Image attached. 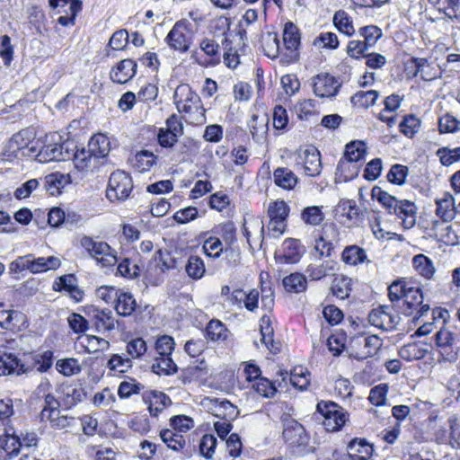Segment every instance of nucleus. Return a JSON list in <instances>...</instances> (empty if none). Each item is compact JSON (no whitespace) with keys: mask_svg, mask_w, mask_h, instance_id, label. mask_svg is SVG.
Masks as SVG:
<instances>
[{"mask_svg":"<svg viewBox=\"0 0 460 460\" xmlns=\"http://www.w3.org/2000/svg\"><path fill=\"white\" fill-rule=\"evenodd\" d=\"M372 452V446L365 438H353L348 445L350 460H368Z\"/></svg>","mask_w":460,"mask_h":460,"instance_id":"b1692460","label":"nucleus"},{"mask_svg":"<svg viewBox=\"0 0 460 460\" xmlns=\"http://www.w3.org/2000/svg\"><path fill=\"white\" fill-rule=\"evenodd\" d=\"M378 95L375 90L358 91L351 96L350 102L353 106L367 109L376 103Z\"/></svg>","mask_w":460,"mask_h":460,"instance_id":"58836bf2","label":"nucleus"},{"mask_svg":"<svg viewBox=\"0 0 460 460\" xmlns=\"http://www.w3.org/2000/svg\"><path fill=\"white\" fill-rule=\"evenodd\" d=\"M436 155L444 166H449L460 160V147H441L438 149Z\"/></svg>","mask_w":460,"mask_h":460,"instance_id":"680f3d73","label":"nucleus"},{"mask_svg":"<svg viewBox=\"0 0 460 460\" xmlns=\"http://www.w3.org/2000/svg\"><path fill=\"white\" fill-rule=\"evenodd\" d=\"M53 289L58 292L66 291L75 302L83 299L84 292L78 288L76 278L73 274L58 277L53 283Z\"/></svg>","mask_w":460,"mask_h":460,"instance_id":"f3484780","label":"nucleus"},{"mask_svg":"<svg viewBox=\"0 0 460 460\" xmlns=\"http://www.w3.org/2000/svg\"><path fill=\"white\" fill-rule=\"evenodd\" d=\"M412 266L416 272L426 279H431L436 270L433 261L422 253L413 256Z\"/></svg>","mask_w":460,"mask_h":460,"instance_id":"473e14b6","label":"nucleus"},{"mask_svg":"<svg viewBox=\"0 0 460 460\" xmlns=\"http://www.w3.org/2000/svg\"><path fill=\"white\" fill-rule=\"evenodd\" d=\"M213 232L220 235L228 246L235 241L236 228L231 221L218 225L214 228Z\"/></svg>","mask_w":460,"mask_h":460,"instance_id":"bf43d9fd","label":"nucleus"},{"mask_svg":"<svg viewBox=\"0 0 460 460\" xmlns=\"http://www.w3.org/2000/svg\"><path fill=\"white\" fill-rule=\"evenodd\" d=\"M436 214L445 222L452 221L457 213V205L455 204L454 197L445 192L441 199L436 200Z\"/></svg>","mask_w":460,"mask_h":460,"instance_id":"4be33fe9","label":"nucleus"},{"mask_svg":"<svg viewBox=\"0 0 460 460\" xmlns=\"http://www.w3.org/2000/svg\"><path fill=\"white\" fill-rule=\"evenodd\" d=\"M401 312L407 316L419 318L429 310V305L423 304V294L419 287L411 286L402 298Z\"/></svg>","mask_w":460,"mask_h":460,"instance_id":"9d476101","label":"nucleus"},{"mask_svg":"<svg viewBox=\"0 0 460 460\" xmlns=\"http://www.w3.org/2000/svg\"><path fill=\"white\" fill-rule=\"evenodd\" d=\"M371 194L389 214H394L402 219L405 229H411L415 226L417 207L413 202L407 199H398L378 186L372 189Z\"/></svg>","mask_w":460,"mask_h":460,"instance_id":"f257e3e1","label":"nucleus"},{"mask_svg":"<svg viewBox=\"0 0 460 460\" xmlns=\"http://www.w3.org/2000/svg\"><path fill=\"white\" fill-rule=\"evenodd\" d=\"M133 190V181L130 175L120 170L113 172L109 179L107 198L113 200H126Z\"/></svg>","mask_w":460,"mask_h":460,"instance_id":"1a4fd4ad","label":"nucleus"},{"mask_svg":"<svg viewBox=\"0 0 460 460\" xmlns=\"http://www.w3.org/2000/svg\"><path fill=\"white\" fill-rule=\"evenodd\" d=\"M157 156L148 150H141L128 159L131 166L139 172L149 171L156 163Z\"/></svg>","mask_w":460,"mask_h":460,"instance_id":"cd10ccee","label":"nucleus"},{"mask_svg":"<svg viewBox=\"0 0 460 460\" xmlns=\"http://www.w3.org/2000/svg\"><path fill=\"white\" fill-rule=\"evenodd\" d=\"M207 337L213 341H224L227 337V330L219 320H211L206 328Z\"/></svg>","mask_w":460,"mask_h":460,"instance_id":"8fccbe9b","label":"nucleus"},{"mask_svg":"<svg viewBox=\"0 0 460 460\" xmlns=\"http://www.w3.org/2000/svg\"><path fill=\"white\" fill-rule=\"evenodd\" d=\"M210 410L213 415L223 420H234L239 414L237 407L227 400L218 401L216 399Z\"/></svg>","mask_w":460,"mask_h":460,"instance_id":"c85d7f7f","label":"nucleus"},{"mask_svg":"<svg viewBox=\"0 0 460 460\" xmlns=\"http://www.w3.org/2000/svg\"><path fill=\"white\" fill-rule=\"evenodd\" d=\"M0 447L4 451L8 459L17 456L22 450L20 440L13 427L8 426L5 428L4 434L0 437Z\"/></svg>","mask_w":460,"mask_h":460,"instance_id":"412c9836","label":"nucleus"},{"mask_svg":"<svg viewBox=\"0 0 460 460\" xmlns=\"http://www.w3.org/2000/svg\"><path fill=\"white\" fill-rule=\"evenodd\" d=\"M86 398V392L83 387L68 388L63 398L66 409H71Z\"/></svg>","mask_w":460,"mask_h":460,"instance_id":"864d4df0","label":"nucleus"},{"mask_svg":"<svg viewBox=\"0 0 460 460\" xmlns=\"http://www.w3.org/2000/svg\"><path fill=\"white\" fill-rule=\"evenodd\" d=\"M160 438L162 441L173 451H179L185 446V439L183 436L172 429L161 430Z\"/></svg>","mask_w":460,"mask_h":460,"instance_id":"79ce46f5","label":"nucleus"},{"mask_svg":"<svg viewBox=\"0 0 460 460\" xmlns=\"http://www.w3.org/2000/svg\"><path fill=\"white\" fill-rule=\"evenodd\" d=\"M371 194L389 214H394L402 219L405 229H411L415 226L417 207L413 202L407 199H398L378 186L372 189Z\"/></svg>","mask_w":460,"mask_h":460,"instance_id":"f03ea898","label":"nucleus"},{"mask_svg":"<svg viewBox=\"0 0 460 460\" xmlns=\"http://www.w3.org/2000/svg\"><path fill=\"white\" fill-rule=\"evenodd\" d=\"M252 388L261 396L266 398H272L276 393L277 388L275 385L266 377L259 378L253 385Z\"/></svg>","mask_w":460,"mask_h":460,"instance_id":"0e129e2a","label":"nucleus"},{"mask_svg":"<svg viewBox=\"0 0 460 460\" xmlns=\"http://www.w3.org/2000/svg\"><path fill=\"white\" fill-rule=\"evenodd\" d=\"M411 286V283L404 279L394 280L388 287V296L390 301L394 303L402 300L404 294H406Z\"/></svg>","mask_w":460,"mask_h":460,"instance_id":"3c124183","label":"nucleus"},{"mask_svg":"<svg viewBox=\"0 0 460 460\" xmlns=\"http://www.w3.org/2000/svg\"><path fill=\"white\" fill-rule=\"evenodd\" d=\"M267 214L270 218L268 234L272 238H279L287 228L289 207L284 200H276L270 203Z\"/></svg>","mask_w":460,"mask_h":460,"instance_id":"0eeeda50","label":"nucleus"},{"mask_svg":"<svg viewBox=\"0 0 460 460\" xmlns=\"http://www.w3.org/2000/svg\"><path fill=\"white\" fill-rule=\"evenodd\" d=\"M173 102L179 112L195 114L197 121L206 119L205 111L199 96L188 84L177 86L173 94Z\"/></svg>","mask_w":460,"mask_h":460,"instance_id":"7ed1b4c3","label":"nucleus"},{"mask_svg":"<svg viewBox=\"0 0 460 460\" xmlns=\"http://www.w3.org/2000/svg\"><path fill=\"white\" fill-rule=\"evenodd\" d=\"M323 207L310 206L306 207L302 210L301 218L302 220L310 226H319L324 219V214L322 210Z\"/></svg>","mask_w":460,"mask_h":460,"instance_id":"49530a36","label":"nucleus"},{"mask_svg":"<svg viewBox=\"0 0 460 460\" xmlns=\"http://www.w3.org/2000/svg\"><path fill=\"white\" fill-rule=\"evenodd\" d=\"M144 402L148 405L151 416L156 417L164 409L172 404L170 397L161 391L152 390L143 395Z\"/></svg>","mask_w":460,"mask_h":460,"instance_id":"dca6fc26","label":"nucleus"},{"mask_svg":"<svg viewBox=\"0 0 460 460\" xmlns=\"http://www.w3.org/2000/svg\"><path fill=\"white\" fill-rule=\"evenodd\" d=\"M435 343L441 360L454 363L460 354V332L440 329L435 334Z\"/></svg>","mask_w":460,"mask_h":460,"instance_id":"20e7f679","label":"nucleus"},{"mask_svg":"<svg viewBox=\"0 0 460 460\" xmlns=\"http://www.w3.org/2000/svg\"><path fill=\"white\" fill-rule=\"evenodd\" d=\"M310 373L303 367H296L290 374L291 385L300 391H305L310 385Z\"/></svg>","mask_w":460,"mask_h":460,"instance_id":"a18cd8bd","label":"nucleus"},{"mask_svg":"<svg viewBox=\"0 0 460 460\" xmlns=\"http://www.w3.org/2000/svg\"><path fill=\"white\" fill-rule=\"evenodd\" d=\"M115 319L111 310L97 311L94 314V324L98 331H111L115 328Z\"/></svg>","mask_w":460,"mask_h":460,"instance_id":"de8ad7c7","label":"nucleus"},{"mask_svg":"<svg viewBox=\"0 0 460 460\" xmlns=\"http://www.w3.org/2000/svg\"><path fill=\"white\" fill-rule=\"evenodd\" d=\"M80 244L88 252L90 256L103 267H111L118 262L116 251L105 242L95 241L92 237L84 236L80 240Z\"/></svg>","mask_w":460,"mask_h":460,"instance_id":"423d86ee","label":"nucleus"},{"mask_svg":"<svg viewBox=\"0 0 460 460\" xmlns=\"http://www.w3.org/2000/svg\"><path fill=\"white\" fill-rule=\"evenodd\" d=\"M72 151L71 159H73L76 169L79 171L88 170L91 167L92 160L95 159L92 153H90V149L84 147L78 148L76 146L75 150L73 149Z\"/></svg>","mask_w":460,"mask_h":460,"instance_id":"ea45409f","label":"nucleus"},{"mask_svg":"<svg viewBox=\"0 0 460 460\" xmlns=\"http://www.w3.org/2000/svg\"><path fill=\"white\" fill-rule=\"evenodd\" d=\"M114 308L119 315L128 316L136 309V300L130 293L120 290L114 303Z\"/></svg>","mask_w":460,"mask_h":460,"instance_id":"72a5a7b5","label":"nucleus"},{"mask_svg":"<svg viewBox=\"0 0 460 460\" xmlns=\"http://www.w3.org/2000/svg\"><path fill=\"white\" fill-rule=\"evenodd\" d=\"M61 265V261L59 258L55 256L49 257H38L36 258L32 254V273H41L46 272L48 270H55L58 269Z\"/></svg>","mask_w":460,"mask_h":460,"instance_id":"c9c22d12","label":"nucleus"},{"mask_svg":"<svg viewBox=\"0 0 460 460\" xmlns=\"http://www.w3.org/2000/svg\"><path fill=\"white\" fill-rule=\"evenodd\" d=\"M337 270V262L329 260L321 264H310L305 270L308 278L313 281H318L325 277L334 275Z\"/></svg>","mask_w":460,"mask_h":460,"instance_id":"5701e85b","label":"nucleus"},{"mask_svg":"<svg viewBox=\"0 0 460 460\" xmlns=\"http://www.w3.org/2000/svg\"><path fill=\"white\" fill-rule=\"evenodd\" d=\"M338 209L350 221H356L359 217V208L351 199H341L338 204Z\"/></svg>","mask_w":460,"mask_h":460,"instance_id":"774afa93","label":"nucleus"},{"mask_svg":"<svg viewBox=\"0 0 460 460\" xmlns=\"http://www.w3.org/2000/svg\"><path fill=\"white\" fill-rule=\"evenodd\" d=\"M69 142H63L61 144H48L42 146L38 154L40 161H66L71 159L69 153H63V150L69 148Z\"/></svg>","mask_w":460,"mask_h":460,"instance_id":"6ab92c4d","label":"nucleus"},{"mask_svg":"<svg viewBox=\"0 0 460 460\" xmlns=\"http://www.w3.org/2000/svg\"><path fill=\"white\" fill-rule=\"evenodd\" d=\"M283 41L286 49L290 51L288 61H296L298 57L296 50L301 43V35L299 29L292 22H288L284 26Z\"/></svg>","mask_w":460,"mask_h":460,"instance_id":"2eb2a0df","label":"nucleus"},{"mask_svg":"<svg viewBox=\"0 0 460 460\" xmlns=\"http://www.w3.org/2000/svg\"><path fill=\"white\" fill-rule=\"evenodd\" d=\"M341 260L352 266L368 261L366 251L358 245L347 246L341 253Z\"/></svg>","mask_w":460,"mask_h":460,"instance_id":"f704fd0d","label":"nucleus"},{"mask_svg":"<svg viewBox=\"0 0 460 460\" xmlns=\"http://www.w3.org/2000/svg\"><path fill=\"white\" fill-rule=\"evenodd\" d=\"M407 70L412 74L413 76L420 75L421 79L429 81L436 75L432 73L430 63L428 59L423 58H412L407 64Z\"/></svg>","mask_w":460,"mask_h":460,"instance_id":"bb28decb","label":"nucleus"},{"mask_svg":"<svg viewBox=\"0 0 460 460\" xmlns=\"http://www.w3.org/2000/svg\"><path fill=\"white\" fill-rule=\"evenodd\" d=\"M243 232L251 247V236L252 233L258 234V239L262 242L265 235L264 225L262 220L260 217L252 216L245 217L243 219Z\"/></svg>","mask_w":460,"mask_h":460,"instance_id":"2f4dec72","label":"nucleus"},{"mask_svg":"<svg viewBox=\"0 0 460 460\" xmlns=\"http://www.w3.org/2000/svg\"><path fill=\"white\" fill-rule=\"evenodd\" d=\"M185 270L190 279H200L206 272L203 260L197 255L190 256L185 265Z\"/></svg>","mask_w":460,"mask_h":460,"instance_id":"a19ab883","label":"nucleus"},{"mask_svg":"<svg viewBox=\"0 0 460 460\" xmlns=\"http://www.w3.org/2000/svg\"><path fill=\"white\" fill-rule=\"evenodd\" d=\"M438 8L445 13L450 19L458 20L457 13L460 12V0H429Z\"/></svg>","mask_w":460,"mask_h":460,"instance_id":"603ef678","label":"nucleus"},{"mask_svg":"<svg viewBox=\"0 0 460 460\" xmlns=\"http://www.w3.org/2000/svg\"><path fill=\"white\" fill-rule=\"evenodd\" d=\"M192 23L186 19L175 22L165 38L168 46L181 53L190 49L191 44Z\"/></svg>","mask_w":460,"mask_h":460,"instance_id":"6e6552de","label":"nucleus"},{"mask_svg":"<svg viewBox=\"0 0 460 460\" xmlns=\"http://www.w3.org/2000/svg\"><path fill=\"white\" fill-rule=\"evenodd\" d=\"M341 85L334 76L327 73L319 74L313 78L314 93L321 98L335 96Z\"/></svg>","mask_w":460,"mask_h":460,"instance_id":"ddd939ff","label":"nucleus"},{"mask_svg":"<svg viewBox=\"0 0 460 460\" xmlns=\"http://www.w3.org/2000/svg\"><path fill=\"white\" fill-rule=\"evenodd\" d=\"M400 131L408 137H412L420 128V121L414 115H407L399 124Z\"/></svg>","mask_w":460,"mask_h":460,"instance_id":"052dcab7","label":"nucleus"},{"mask_svg":"<svg viewBox=\"0 0 460 460\" xmlns=\"http://www.w3.org/2000/svg\"><path fill=\"white\" fill-rule=\"evenodd\" d=\"M26 370L21 360L12 353H4L0 356V376L12 374L21 375Z\"/></svg>","mask_w":460,"mask_h":460,"instance_id":"a878e982","label":"nucleus"},{"mask_svg":"<svg viewBox=\"0 0 460 460\" xmlns=\"http://www.w3.org/2000/svg\"><path fill=\"white\" fill-rule=\"evenodd\" d=\"M79 342L90 354L100 350H107L110 347L108 341L94 335H82L79 337Z\"/></svg>","mask_w":460,"mask_h":460,"instance_id":"e433bc0d","label":"nucleus"},{"mask_svg":"<svg viewBox=\"0 0 460 460\" xmlns=\"http://www.w3.org/2000/svg\"><path fill=\"white\" fill-rule=\"evenodd\" d=\"M137 63L129 58L123 59L111 71V79L117 84H126L131 80L137 73Z\"/></svg>","mask_w":460,"mask_h":460,"instance_id":"a211bd4d","label":"nucleus"},{"mask_svg":"<svg viewBox=\"0 0 460 460\" xmlns=\"http://www.w3.org/2000/svg\"><path fill=\"white\" fill-rule=\"evenodd\" d=\"M283 286L288 292H304L307 287L306 277L300 272L291 273L283 279Z\"/></svg>","mask_w":460,"mask_h":460,"instance_id":"4c0bfd02","label":"nucleus"},{"mask_svg":"<svg viewBox=\"0 0 460 460\" xmlns=\"http://www.w3.org/2000/svg\"><path fill=\"white\" fill-rule=\"evenodd\" d=\"M57 370L65 376H71L81 372L78 360L73 358L59 359L56 363Z\"/></svg>","mask_w":460,"mask_h":460,"instance_id":"6e6d98bb","label":"nucleus"},{"mask_svg":"<svg viewBox=\"0 0 460 460\" xmlns=\"http://www.w3.org/2000/svg\"><path fill=\"white\" fill-rule=\"evenodd\" d=\"M367 155L365 144L361 141H352L346 145L344 158L347 162H358Z\"/></svg>","mask_w":460,"mask_h":460,"instance_id":"c03bdc74","label":"nucleus"},{"mask_svg":"<svg viewBox=\"0 0 460 460\" xmlns=\"http://www.w3.org/2000/svg\"><path fill=\"white\" fill-rule=\"evenodd\" d=\"M316 411L323 418V425L327 431L335 432L340 430L349 420L347 411L331 401L318 402Z\"/></svg>","mask_w":460,"mask_h":460,"instance_id":"39448f33","label":"nucleus"},{"mask_svg":"<svg viewBox=\"0 0 460 460\" xmlns=\"http://www.w3.org/2000/svg\"><path fill=\"white\" fill-rule=\"evenodd\" d=\"M333 22L341 32L348 36H351L355 31L352 20L347 13L342 10L335 13L333 16Z\"/></svg>","mask_w":460,"mask_h":460,"instance_id":"09e8293b","label":"nucleus"},{"mask_svg":"<svg viewBox=\"0 0 460 460\" xmlns=\"http://www.w3.org/2000/svg\"><path fill=\"white\" fill-rule=\"evenodd\" d=\"M331 289L332 294L340 299H345L349 297L351 291L350 279L343 276L335 278Z\"/></svg>","mask_w":460,"mask_h":460,"instance_id":"5fc2aeb1","label":"nucleus"},{"mask_svg":"<svg viewBox=\"0 0 460 460\" xmlns=\"http://www.w3.org/2000/svg\"><path fill=\"white\" fill-rule=\"evenodd\" d=\"M425 353L426 350L417 342L408 343L400 349L401 358L407 361L418 360L423 358Z\"/></svg>","mask_w":460,"mask_h":460,"instance_id":"13d9d810","label":"nucleus"},{"mask_svg":"<svg viewBox=\"0 0 460 460\" xmlns=\"http://www.w3.org/2000/svg\"><path fill=\"white\" fill-rule=\"evenodd\" d=\"M408 172L409 169L407 166L396 164L392 165L386 178L393 184L402 185L405 182Z\"/></svg>","mask_w":460,"mask_h":460,"instance_id":"e2e57ef3","label":"nucleus"},{"mask_svg":"<svg viewBox=\"0 0 460 460\" xmlns=\"http://www.w3.org/2000/svg\"><path fill=\"white\" fill-rule=\"evenodd\" d=\"M298 164L303 165L305 173L310 177H316L321 173V155L314 146L299 151Z\"/></svg>","mask_w":460,"mask_h":460,"instance_id":"4468645a","label":"nucleus"},{"mask_svg":"<svg viewBox=\"0 0 460 460\" xmlns=\"http://www.w3.org/2000/svg\"><path fill=\"white\" fill-rule=\"evenodd\" d=\"M269 117L267 114H252L248 123L252 139L257 143H261L268 132Z\"/></svg>","mask_w":460,"mask_h":460,"instance_id":"393cba45","label":"nucleus"},{"mask_svg":"<svg viewBox=\"0 0 460 460\" xmlns=\"http://www.w3.org/2000/svg\"><path fill=\"white\" fill-rule=\"evenodd\" d=\"M107 367L112 371L125 373L132 367V360L130 358H123L119 354H113L108 360Z\"/></svg>","mask_w":460,"mask_h":460,"instance_id":"69168bd1","label":"nucleus"},{"mask_svg":"<svg viewBox=\"0 0 460 460\" xmlns=\"http://www.w3.org/2000/svg\"><path fill=\"white\" fill-rule=\"evenodd\" d=\"M146 343L142 338L132 339L126 346L127 354L131 359L139 358L146 353Z\"/></svg>","mask_w":460,"mask_h":460,"instance_id":"338daca9","label":"nucleus"},{"mask_svg":"<svg viewBox=\"0 0 460 460\" xmlns=\"http://www.w3.org/2000/svg\"><path fill=\"white\" fill-rule=\"evenodd\" d=\"M401 317L389 305H381L371 310L368 322L371 325L384 331H393L399 324Z\"/></svg>","mask_w":460,"mask_h":460,"instance_id":"9b49d317","label":"nucleus"},{"mask_svg":"<svg viewBox=\"0 0 460 460\" xmlns=\"http://www.w3.org/2000/svg\"><path fill=\"white\" fill-rule=\"evenodd\" d=\"M273 178L274 183L284 190H293L298 181L297 176L286 167H278L273 172Z\"/></svg>","mask_w":460,"mask_h":460,"instance_id":"7c9ffc66","label":"nucleus"},{"mask_svg":"<svg viewBox=\"0 0 460 460\" xmlns=\"http://www.w3.org/2000/svg\"><path fill=\"white\" fill-rule=\"evenodd\" d=\"M152 369L157 375H172L177 371V365L172 359L171 355L160 356L155 358Z\"/></svg>","mask_w":460,"mask_h":460,"instance_id":"37998d69","label":"nucleus"},{"mask_svg":"<svg viewBox=\"0 0 460 460\" xmlns=\"http://www.w3.org/2000/svg\"><path fill=\"white\" fill-rule=\"evenodd\" d=\"M381 346L382 341L376 335L356 337L352 340L350 357L357 360H364L376 355Z\"/></svg>","mask_w":460,"mask_h":460,"instance_id":"f8f14e48","label":"nucleus"},{"mask_svg":"<svg viewBox=\"0 0 460 460\" xmlns=\"http://www.w3.org/2000/svg\"><path fill=\"white\" fill-rule=\"evenodd\" d=\"M283 253L280 261L287 264L297 263L305 252L304 246L296 239L288 238L282 244Z\"/></svg>","mask_w":460,"mask_h":460,"instance_id":"aec40b11","label":"nucleus"},{"mask_svg":"<svg viewBox=\"0 0 460 460\" xmlns=\"http://www.w3.org/2000/svg\"><path fill=\"white\" fill-rule=\"evenodd\" d=\"M359 35L363 37V41L369 49L373 48L378 39L382 37V31L376 25H368L359 29Z\"/></svg>","mask_w":460,"mask_h":460,"instance_id":"4d7b16f0","label":"nucleus"},{"mask_svg":"<svg viewBox=\"0 0 460 460\" xmlns=\"http://www.w3.org/2000/svg\"><path fill=\"white\" fill-rule=\"evenodd\" d=\"M90 153L94 158L106 157L111 150V142L107 136L104 134H97L91 137L88 143Z\"/></svg>","mask_w":460,"mask_h":460,"instance_id":"c756f323","label":"nucleus"}]
</instances>
